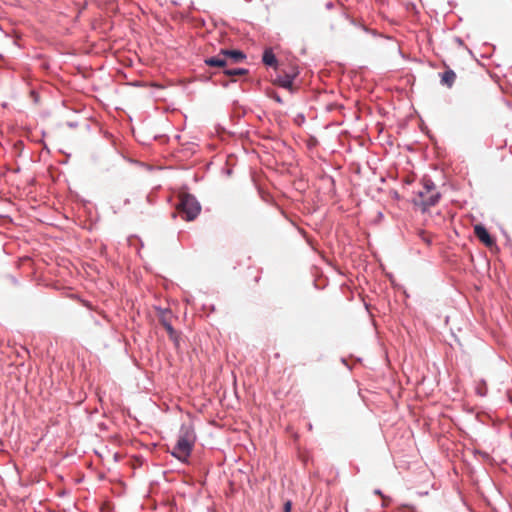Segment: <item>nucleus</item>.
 <instances>
[{"label":"nucleus","instance_id":"12","mask_svg":"<svg viewBox=\"0 0 512 512\" xmlns=\"http://www.w3.org/2000/svg\"><path fill=\"white\" fill-rule=\"evenodd\" d=\"M270 96H271V97H272L276 102H278V103H280V104L282 103V99L280 98V96H279L278 94L273 93V94H271Z\"/></svg>","mask_w":512,"mask_h":512},{"label":"nucleus","instance_id":"6","mask_svg":"<svg viewBox=\"0 0 512 512\" xmlns=\"http://www.w3.org/2000/svg\"><path fill=\"white\" fill-rule=\"evenodd\" d=\"M171 312L168 310L161 311L159 315V321L166 329L169 337L176 345H178V334L171 325Z\"/></svg>","mask_w":512,"mask_h":512},{"label":"nucleus","instance_id":"4","mask_svg":"<svg viewBox=\"0 0 512 512\" xmlns=\"http://www.w3.org/2000/svg\"><path fill=\"white\" fill-rule=\"evenodd\" d=\"M246 55L240 50L221 49L217 56L206 58L205 64L212 67H225L228 61L232 64L240 63Z\"/></svg>","mask_w":512,"mask_h":512},{"label":"nucleus","instance_id":"11","mask_svg":"<svg viewBox=\"0 0 512 512\" xmlns=\"http://www.w3.org/2000/svg\"><path fill=\"white\" fill-rule=\"evenodd\" d=\"M291 509H292V503L290 500H288L284 503L283 512H291Z\"/></svg>","mask_w":512,"mask_h":512},{"label":"nucleus","instance_id":"7","mask_svg":"<svg viewBox=\"0 0 512 512\" xmlns=\"http://www.w3.org/2000/svg\"><path fill=\"white\" fill-rule=\"evenodd\" d=\"M474 234L476 237L488 248H492L496 246L495 239L489 234L487 229L481 225L477 224L474 226Z\"/></svg>","mask_w":512,"mask_h":512},{"label":"nucleus","instance_id":"13","mask_svg":"<svg viewBox=\"0 0 512 512\" xmlns=\"http://www.w3.org/2000/svg\"><path fill=\"white\" fill-rule=\"evenodd\" d=\"M375 493L379 494V495L381 494V492L379 490H376Z\"/></svg>","mask_w":512,"mask_h":512},{"label":"nucleus","instance_id":"1","mask_svg":"<svg viewBox=\"0 0 512 512\" xmlns=\"http://www.w3.org/2000/svg\"><path fill=\"white\" fill-rule=\"evenodd\" d=\"M439 199L440 193L436 190L435 184L430 179H423L422 188L414 198L415 205L426 211L431 206L436 205Z\"/></svg>","mask_w":512,"mask_h":512},{"label":"nucleus","instance_id":"10","mask_svg":"<svg viewBox=\"0 0 512 512\" xmlns=\"http://www.w3.org/2000/svg\"><path fill=\"white\" fill-rule=\"evenodd\" d=\"M224 73H225V75H227L229 77H234V76L246 75L248 73V70L244 69V68L227 69L224 71Z\"/></svg>","mask_w":512,"mask_h":512},{"label":"nucleus","instance_id":"5","mask_svg":"<svg viewBox=\"0 0 512 512\" xmlns=\"http://www.w3.org/2000/svg\"><path fill=\"white\" fill-rule=\"evenodd\" d=\"M297 75V69L292 68L289 72H285L283 75H278L274 80V84L293 92L295 90L293 81Z\"/></svg>","mask_w":512,"mask_h":512},{"label":"nucleus","instance_id":"9","mask_svg":"<svg viewBox=\"0 0 512 512\" xmlns=\"http://www.w3.org/2000/svg\"><path fill=\"white\" fill-rule=\"evenodd\" d=\"M262 61L265 65L276 68L277 67V59L272 49H265L262 57Z\"/></svg>","mask_w":512,"mask_h":512},{"label":"nucleus","instance_id":"3","mask_svg":"<svg viewBox=\"0 0 512 512\" xmlns=\"http://www.w3.org/2000/svg\"><path fill=\"white\" fill-rule=\"evenodd\" d=\"M177 211L183 215L186 221L194 220L201 211V206L196 198L188 193L179 195V202L176 205Z\"/></svg>","mask_w":512,"mask_h":512},{"label":"nucleus","instance_id":"2","mask_svg":"<svg viewBox=\"0 0 512 512\" xmlns=\"http://www.w3.org/2000/svg\"><path fill=\"white\" fill-rule=\"evenodd\" d=\"M195 443V435L193 431L186 429L182 430L177 440V443L173 447L172 455L182 462H186L191 455L193 446Z\"/></svg>","mask_w":512,"mask_h":512},{"label":"nucleus","instance_id":"8","mask_svg":"<svg viewBox=\"0 0 512 512\" xmlns=\"http://www.w3.org/2000/svg\"><path fill=\"white\" fill-rule=\"evenodd\" d=\"M441 84L451 88L456 80V74L453 70L447 69L441 75Z\"/></svg>","mask_w":512,"mask_h":512}]
</instances>
